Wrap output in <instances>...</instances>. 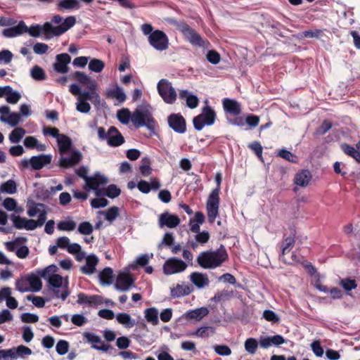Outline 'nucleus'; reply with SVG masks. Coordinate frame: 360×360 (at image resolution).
Returning a JSON list of instances; mask_svg holds the SVG:
<instances>
[{"mask_svg":"<svg viewBox=\"0 0 360 360\" xmlns=\"http://www.w3.org/2000/svg\"><path fill=\"white\" fill-rule=\"evenodd\" d=\"M80 7L78 0H59L56 4L57 10L63 11L65 10H77Z\"/></svg>","mask_w":360,"mask_h":360,"instance_id":"cd10ccee","label":"nucleus"},{"mask_svg":"<svg viewBox=\"0 0 360 360\" xmlns=\"http://www.w3.org/2000/svg\"><path fill=\"white\" fill-rule=\"evenodd\" d=\"M144 314L145 318L148 322L152 323L153 326L158 324V311L156 308H148L145 310Z\"/></svg>","mask_w":360,"mask_h":360,"instance_id":"7c9ffc66","label":"nucleus"},{"mask_svg":"<svg viewBox=\"0 0 360 360\" xmlns=\"http://www.w3.org/2000/svg\"><path fill=\"white\" fill-rule=\"evenodd\" d=\"M10 219L13 221V226L18 229H22L25 228L26 218L21 217L15 214H11L9 216Z\"/></svg>","mask_w":360,"mask_h":360,"instance_id":"49530a36","label":"nucleus"},{"mask_svg":"<svg viewBox=\"0 0 360 360\" xmlns=\"http://www.w3.org/2000/svg\"><path fill=\"white\" fill-rule=\"evenodd\" d=\"M172 25H174L177 30H179L191 44L200 47H205L209 44L207 40H205L202 37L186 22L184 21L173 20Z\"/></svg>","mask_w":360,"mask_h":360,"instance_id":"7ed1b4c3","label":"nucleus"},{"mask_svg":"<svg viewBox=\"0 0 360 360\" xmlns=\"http://www.w3.org/2000/svg\"><path fill=\"white\" fill-rule=\"evenodd\" d=\"M340 283L346 291H350L357 287L355 280L349 278L342 279Z\"/></svg>","mask_w":360,"mask_h":360,"instance_id":"13d9d810","label":"nucleus"},{"mask_svg":"<svg viewBox=\"0 0 360 360\" xmlns=\"http://www.w3.org/2000/svg\"><path fill=\"white\" fill-rule=\"evenodd\" d=\"M118 120L123 124H128L131 121L132 113L128 108H122L117 112Z\"/></svg>","mask_w":360,"mask_h":360,"instance_id":"473e14b6","label":"nucleus"},{"mask_svg":"<svg viewBox=\"0 0 360 360\" xmlns=\"http://www.w3.org/2000/svg\"><path fill=\"white\" fill-rule=\"evenodd\" d=\"M210 236L208 231H200L195 236V239L193 240H191L187 243V245L193 250H195L199 245H203L207 243L210 240Z\"/></svg>","mask_w":360,"mask_h":360,"instance_id":"412c9836","label":"nucleus"},{"mask_svg":"<svg viewBox=\"0 0 360 360\" xmlns=\"http://www.w3.org/2000/svg\"><path fill=\"white\" fill-rule=\"evenodd\" d=\"M214 333L215 329L214 328L210 326H204L199 328L194 334L198 337L206 338L208 337L210 333L214 334Z\"/></svg>","mask_w":360,"mask_h":360,"instance_id":"4d7b16f0","label":"nucleus"},{"mask_svg":"<svg viewBox=\"0 0 360 360\" xmlns=\"http://www.w3.org/2000/svg\"><path fill=\"white\" fill-rule=\"evenodd\" d=\"M332 126L333 124L330 121L325 120L323 121L321 124L317 128L316 132L319 135H323L332 128Z\"/></svg>","mask_w":360,"mask_h":360,"instance_id":"338daca9","label":"nucleus"},{"mask_svg":"<svg viewBox=\"0 0 360 360\" xmlns=\"http://www.w3.org/2000/svg\"><path fill=\"white\" fill-rule=\"evenodd\" d=\"M191 292V289L188 285L178 284L176 288L172 289L171 295L172 297H179L184 295H188Z\"/></svg>","mask_w":360,"mask_h":360,"instance_id":"f704fd0d","label":"nucleus"},{"mask_svg":"<svg viewBox=\"0 0 360 360\" xmlns=\"http://www.w3.org/2000/svg\"><path fill=\"white\" fill-rule=\"evenodd\" d=\"M263 318L267 321L278 323L280 321L279 317L272 310L266 309L263 312Z\"/></svg>","mask_w":360,"mask_h":360,"instance_id":"e2e57ef3","label":"nucleus"},{"mask_svg":"<svg viewBox=\"0 0 360 360\" xmlns=\"http://www.w3.org/2000/svg\"><path fill=\"white\" fill-rule=\"evenodd\" d=\"M104 67L105 63L99 59L94 58L89 63V70L95 72H101Z\"/></svg>","mask_w":360,"mask_h":360,"instance_id":"3c124183","label":"nucleus"},{"mask_svg":"<svg viewBox=\"0 0 360 360\" xmlns=\"http://www.w3.org/2000/svg\"><path fill=\"white\" fill-rule=\"evenodd\" d=\"M150 44L158 51H165L168 48L169 39L167 34L161 30L153 31L148 37Z\"/></svg>","mask_w":360,"mask_h":360,"instance_id":"6e6552de","label":"nucleus"},{"mask_svg":"<svg viewBox=\"0 0 360 360\" xmlns=\"http://www.w3.org/2000/svg\"><path fill=\"white\" fill-rule=\"evenodd\" d=\"M105 214V219L112 222L119 215V208L116 206H112L108 209L105 212H103Z\"/></svg>","mask_w":360,"mask_h":360,"instance_id":"603ef678","label":"nucleus"},{"mask_svg":"<svg viewBox=\"0 0 360 360\" xmlns=\"http://www.w3.org/2000/svg\"><path fill=\"white\" fill-rule=\"evenodd\" d=\"M216 119L217 114L211 106L206 105L202 108V112L193 117V127L196 130L200 131L205 125H212Z\"/></svg>","mask_w":360,"mask_h":360,"instance_id":"39448f33","label":"nucleus"},{"mask_svg":"<svg viewBox=\"0 0 360 360\" xmlns=\"http://www.w3.org/2000/svg\"><path fill=\"white\" fill-rule=\"evenodd\" d=\"M258 347V342L255 338H248L245 342V350L250 354H255Z\"/></svg>","mask_w":360,"mask_h":360,"instance_id":"5fc2aeb1","label":"nucleus"},{"mask_svg":"<svg viewBox=\"0 0 360 360\" xmlns=\"http://www.w3.org/2000/svg\"><path fill=\"white\" fill-rule=\"evenodd\" d=\"M191 282L199 288L209 284V278L206 274L200 272H193L191 274Z\"/></svg>","mask_w":360,"mask_h":360,"instance_id":"a878e982","label":"nucleus"},{"mask_svg":"<svg viewBox=\"0 0 360 360\" xmlns=\"http://www.w3.org/2000/svg\"><path fill=\"white\" fill-rule=\"evenodd\" d=\"M159 95L165 103L173 104L176 100V92L172 86V84L167 79H161L157 85Z\"/></svg>","mask_w":360,"mask_h":360,"instance_id":"423d86ee","label":"nucleus"},{"mask_svg":"<svg viewBox=\"0 0 360 360\" xmlns=\"http://www.w3.org/2000/svg\"><path fill=\"white\" fill-rule=\"evenodd\" d=\"M134 283V279L132 275L127 273H120L118 274L115 288L117 290L127 291Z\"/></svg>","mask_w":360,"mask_h":360,"instance_id":"f8f14e48","label":"nucleus"},{"mask_svg":"<svg viewBox=\"0 0 360 360\" xmlns=\"http://www.w3.org/2000/svg\"><path fill=\"white\" fill-rule=\"evenodd\" d=\"M82 154L79 151H73L70 158L61 157L59 160L58 165L60 167L67 169L77 165L82 160Z\"/></svg>","mask_w":360,"mask_h":360,"instance_id":"f3484780","label":"nucleus"},{"mask_svg":"<svg viewBox=\"0 0 360 360\" xmlns=\"http://www.w3.org/2000/svg\"><path fill=\"white\" fill-rule=\"evenodd\" d=\"M109 134L107 139L109 146L117 147L124 143V139L115 127H110L109 128Z\"/></svg>","mask_w":360,"mask_h":360,"instance_id":"6ab92c4d","label":"nucleus"},{"mask_svg":"<svg viewBox=\"0 0 360 360\" xmlns=\"http://www.w3.org/2000/svg\"><path fill=\"white\" fill-rule=\"evenodd\" d=\"M56 62L53 64V69L58 73L65 74L69 71L68 64L71 61L69 54L64 53L58 54L56 57Z\"/></svg>","mask_w":360,"mask_h":360,"instance_id":"ddd939ff","label":"nucleus"},{"mask_svg":"<svg viewBox=\"0 0 360 360\" xmlns=\"http://www.w3.org/2000/svg\"><path fill=\"white\" fill-rule=\"evenodd\" d=\"M76 227V223L72 220L60 221L57 224V228L60 231H71Z\"/></svg>","mask_w":360,"mask_h":360,"instance_id":"37998d69","label":"nucleus"},{"mask_svg":"<svg viewBox=\"0 0 360 360\" xmlns=\"http://www.w3.org/2000/svg\"><path fill=\"white\" fill-rule=\"evenodd\" d=\"M84 336L89 342L94 344L92 345V347L97 350L107 352L108 349L110 347V345H106L104 342H103L100 337L94 333H85L84 334Z\"/></svg>","mask_w":360,"mask_h":360,"instance_id":"aec40b11","label":"nucleus"},{"mask_svg":"<svg viewBox=\"0 0 360 360\" xmlns=\"http://www.w3.org/2000/svg\"><path fill=\"white\" fill-rule=\"evenodd\" d=\"M8 91H6L5 95L6 96V100L8 103L16 104L21 98V95L18 91H13L12 87L7 86Z\"/></svg>","mask_w":360,"mask_h":360,"instance_id":"c9c22d12","label":"nucleus"},{"mask_svg":"<svg viewBox=\"0 0 360 360\" xmlns=\"http://www.w3.org/2000/svg\"><path fill=\"white\" fill-rule=\"evenodd\" d=\"M209 310L207 307H202L195 310L190 311L186 313V318L189 319L201 320L207 316Z\"/></svg>","mask_w":360,"mask_h":360,"instance_id":"c85d7f7f","label":"nucleus"},{"mask_svg":"<svg viewBox=\"0 0 360 360\" xmlns=\"http://www.w3.org/2000/svg\"><path fill=\"white\" fill-rule=\"evenodd\" d=\"M108 200L104 198H96L91 200V205L94 208H100L107 206Z\"/></svg>","mask_w":360,"mask_h":360,"instance_id":"774afa93","label":"nucleus"},{"mask_svg":"<svg viewBox=\"0 0 360 360\" xmlns=\"http://www.w3.org/2000/svg\"><path fill=\"white\" fill-rule=\"evenodd\" d=\"M277 155L285 160H288V162H297V156L295 155H294L293 153H292L290 151L287 150L285 149L280 150L278 152Z\"/></svg>","mask_w":360,"mask_h":360,"instance_id":"864d4df0","label":"nucleus"},{"mask_svg":"<svg viewBox=\"0 0 360 360\" xmlns=\"http://www.w3.org/2000/svg\"><path fill=\"white\" fill-rule=\"evenodd\" d=\"M222 104L224 111L233 116H238L242 112L240 103L235 100L226 98L223 99Z\"/></svg>","mask_w":360,"mask_h":360,"instance_id":"a211bd4d","label":"nucleus"},{"mask_svg":"<svg viewBox=\"0 0 360 360\" xmlns=\"http://www.w3.org/2000/svg\"><path fill=\"white\" fill-rule=\"evenodd\" d=\"M296 229L294 226L289 228V235L284 234L281 244V253L284 256L288 253L294 247L296 238Z\"/></svg>","mask_w":360,"mask_h":360,"instance_id":"2eb2a0df","label":"nucleus"},{"mask_svg":"<svg viewBox=\"0 0 360 360\" xmlns=\"http://www.w3.org/2000/svg\"><path fill=\"white\" fill-rule=\"evenodd\" d=\"M49 285L51 286L58 288L62 285L63 277L59 274H53L48 281Z\"/></svg>","mask_w":360,"mask_h":360,"instance_id":"69168bd1","label":"nucleus"},{"mask_svg":"<svg viewBox=\"0 0 360 360\" xmlns=\"http://www.w3.org/2000/svg\"><path fill=\"white\" fill-rule=\"evenodd\" d=\"M0 120L2 122L7 123L11 127H15L18 124L20 120V115L17 112H11V115L7 116V119L0 117Z\"/></svg>","mask_w":360,"mask_h":360,"instance_id":"79ce46f5","label":"nucleus"},{"mask_svg":"<svg viewBox=\"0 0 360 360\" xmlns=\"http://www.w3.org/2000/svg\"><path fill=\"white\" fill-rule=\"evenodd\" d=\"M32 77L37 81L44 80L46 79V73L44 70L39 66L35 65L31 70Z\"/></svg>","mask_w":360,"mask_h":360,"instance_id":"de8ad7c7","label":"nucleus"},{"mask_svg":"<svg viewBox=\"0 0 360 360\" xmlns=\"http://www.w3.org/2000/svg\"><path fill=\"white\" fill-rule=\"evenodd\" d=\"M51 155H39L37 156H32L30 159V166L32 169L39 170L42 169L45 165L50 164L51 162Z\"/></svg>","mask_w":360,"mask_h":360,"instance_id":"dca6fc26","label":"nucleus"},{"mask_svg":"<svg viewBox=\"0 0 360 360\" xmlns=\"http://www.w3.org/2000/svg\"><path fill=\"white\" fill-rule=\"evenodd\" d=\"M3 206L8 211H15L17 212H19V210L16 209L17 202L15 200L12 198H6L3 202Z\"/></svg>","mask_w":360,"mask_h":360,"instance_id":"052dcab7","label":"nucleus"},{"mask_svg":"<svg viewBox=\"0 0 360 360\" xmlns=\"http://www.w3.org/2000/svg\"><path fill=\"white\" fill-rule=\"evenodd\" d=\"M98 259L95 255H89L86 258V264L81 267V271L86 275L92 274L96 271Z\"/></svg>","mask_w":360,"mask_h":360,"instance_id":"5701e85b","label":"nucleus"},{"mask_svg":"<svg viewBox=\"0 0 360 360\" xmlns=\"http://www.w3.org/2000/svg\"><path fill=\"white\" fill-rule=\"evenodd\" d=\"M12 349L15 356V359H17L18 357L24 358L25 356H30L32 353L31 349L22 345L17 347H12Z\"/></svg>","mask_w":360,"mask_h":360,"instance_id":"a19ab883","label":"nucleus"},{"mask_svg":"<svg viewBox=\"0 0 360 360\" xmlns=\"http://www.w3.org/2000/svg\"><path fill=\"white\" fill-rule=\"evenodd\" d=\"M21 321L23 323H37L39 321V316L37 314L31 313H23L20 316Z\"/></svg>","mask_w":360,"mask_h":360,"instance_id":"0e129e2a","label":"nucleus"},{"mask_svg":"<svg viewBox=\"0 0 360 360\" xmlns=\"http://www.w3.org/2000/svg\"><path fill=\"white\" fill-rule=\"evenodd\" d=\"M100 282L103 285L112 283L113 271L110 267H105L99 274Z\"/></svg>","mask_w":360,"mask_h":360,"instance_id":"c756f323","label":"nucleus"},{"mask_svg":"<svg viewBox=\"0 0 360 360\" xmlns=\"http://www.w3.org/2000/svg\"><path fill=\"white\" fill-rule=\"evenodd\" d=\"M56 270L57 266L54 264H51L44 269L38 271L37 273L41 278L49 281V278L51 277L53 274H55L54 273L56 271Z\"/></svg>","mask_w":360,"mask_h":360,"instance_id":"c03bdc74","label":"nucleus"},{"mask_svg":"<svg viewBox=\"0 0 360 360\" xmlns=\"http://www.w3.org/2000/svg\"><path fill=\"white\" fill-rule=\"evenodd\" d=\"M72 77L82 86L88 89L89 91H93L97 90L98 85L96 81L86 75L84 72L76 71L74 72Z\"/></svg>","mask_w":360,"mask_h":360,"instance_id":"4468645a","label":"nucleus"},{"mask_svg":"<svg viewBox=\"0 0 360 360\" xmlns=\"http://www.w3.org/2000/svg\"><path fill=\"white\" fill-rule=\"evenodd\" d=\"M229 258L228 252L224 245L214 251L202 252L197 257L198 264L204 269H214L220 266Z\"/></svg>","mask_w":360,"mask_h":360,"instance_id":"f257e3e1","label":"nucleus"},{"mask_svg":"<svg viewBox=\"0 0 360 360\" xmlns=\"http://www.w3.org/2000/svg\"><path fill=\"white\" fill-rule=\"evenodd\" d=\"M41 29H42V31L44 32V33L46 35H48V34H52L54 36H60V35L58 25L54 27L50 22H46V23H44L43 27H41Z\"/></svg>","mask_w":360,"mask_h":360,"instance_id":"8fccbe9b","label":"nucleus"},{"mask_svg":"<svg viewBox=\"0 0 360 360\" xmlns=\"http://www.w3.org/2000/svg\"><path fill=\"white\" fill-rule=\"evenodd\" d=\"M117 321L127 328H132L135 325V321L127 313H119L116 316Z\"/></svg>","mask_w":360,"mask_h":360,"instance_id":"72a5a7b5","label":"nucleus"},{"mask_svg":"<svg viewBox=\"0 0 360 360\" xmlns=\"http://www.w3.org/2000/svg\"><path fill=\"white\" fill-rule=\"evenodd\" d=\"M356 149L346 143H342L340 148L345 154L354 158L357 162L360 163V141L356 145Z\"/></svg>","mask_w":360,"mask_h":360,"instance_id":"4be33fe9","label":"nucleus"},{"mask_svg":"<svg viewBox=\"0 0 360 360\" xmlns=\"http://www.w3.org/2000/svg\"><path fill=\"white\" fill-rule=\"evenodd\" d=\"M25 130L22 127L14 129L9 134V140L11 143H18L25 134Z\"/></svg>","mask_w":360,"mask_h":360,"instance_id":"58836bf2","label":"nucleus"},{"mask_svg":"<svg viewBox=\"0 0 360 360\" xmlns=\"http://www.w3.org/2000/svg\"><path fill=\"white\" fill-rule=\"evenodd\" d=\"M108 96L116 98L120 103H123L127 98L124 92L120 86L110 89L108 93Z\"/></svg>","mask_w":360,"mask_h":360,"instance_id":"e433bc0d","label":"nucleus"},{"mask_svg":"<svg viewBox=\"0 0 360 360\" xmlns=\"http://www.w3.org/2000/svg\"><path fill=\"white\" fill-rule=\"evenodd\" d=\"M215 181L217 184V187L212 191L206 203L207 218L209 222L211 224L214 223L216 218L219 216V207L220 201L219 192L220 184L221 182V174L218 173L216 174Z\"/></svg>","mask_w":360,"mask_h":360,"instance_id":"f03ea898","label":"nucleus"},{"mask_svg":"<svg viewBox=\"0 0 360 360\" xmlns=\"http://www.w3.org/2000/svg\"><path fill=\"white\" fill-rule=\"evenodd\" d=\"M77 302L80 304H86L91 307H96L101 304V298L98 295H86L83 292L78 294Z\"/></svg>","mask_w":360,"mask_h":360,"instance_id":"b1692460","label":"nucleus"},{"mask_svg":"<svg viewBox=\"0 0 360 360\" xmlns=\"http://www.w3.org/2000/svg\"><path fill=\"white\" fill-rule=\"evenodd\" d=\"M28 284L30 286V290L33 292H38L42 288V283L40 278L35 274H32L27 276Z\"/></svg>","mask_w":360,"mask_h":360,"instance_id":"2f4dec72","label":"nucleus"},{"mask_svg":"<svg viewBox=\"0 0 360 360\" xmlns=\"http://www.w3.org/2000/svg\"><path fill=\"white\" fill-rule=\"evenodd\" d=\"M108 183V179L100 172L95 173L93 176H89L84 186V189L86 191H94L96 196L102 195V191L100 186H105Z\"/></svg>","mask_w":360,"mask_h":360,"instance_id":"0eeeda50","label":"nucleus"},{"mask_svg":"<svg viewBox=\"0 0 360 360\" xmlns=\"http://www.w3.org/2000/svg\"><path fill=\"white\" fill-rule=\"evenodd\" d=\"M120 193L121 190L115 184H110L102 191V195H105L112 199L118 197Z\"/></svg>","mask_w":360,"mask_h":360,"instance_id":"4c0bfd02","label":"nucleus"},{"mask_svg":"<svg viewBox=\"0 0 360 360\" xmlns=\"http://www.w3.org/2000/svg\"><path fill=\"white\" fill-rule=\"evenodd\" d=\"M76 23V18L74 16H68L67 17L63 23L58 25V28L60 30V35L70 29L72 27L75 25Z\"/></svg>","mask_w":360,"mask_h":360,"instance_id":"ea45409f","label":"nucleus"},{"mask_svg":"<svg viewBox=\"0 0 360 360\" xmlns=\"http://www.w3.org/2000/svg\"><path fill=\"white\" fill-rule=\"evenodd\" d=\"M94 228L89 221H83L78 226V232L82 235H89L92 233Z\"/></svg>","mask_w":360,"mask_h":360,"instance_id":"6e6d98bb","label":"nucleus"},{"mask_svg":"<svg viewBox=\"0 0 360 360\" xmlns=\"http://www.w3.org/2000/svg\"><path fill=\"white\" fill-rule=\"evenodd\" d=\"M206 58L210 63L214 65L218 64L221 59L219 53L214 50L209 51L206 55Z\"/></svg>","mask_w":360,"mask_h":360,"instance_id":"680f3d73","label":"nucleus"},{"mask_svg":"<svg viewBox=\"0 0 360 360\" xmlns=\"http://www.w3.org/2000/svg\"><path fill=\"white\" fill-rule=\"evenodd\" d=\"M169 127L176 133L184 134L186 131V121L181 113H172L167 117Z\"/></svg>","mask_w":360,"mask_h":360,"instance_id":"9d476101","label":"nucleus"},{"mask_svg":"<svg viewBox=\"0 0 360 360\" xmlns=\"http://www.w3.org/2000/svg\"><path fill=\"white\" fill-rule=\"evenodd\" d=\"M56 352L60 355L65 354L69 349V344L67 341L60 340L56 344Z\"/></svg>","mask_w":360,"mask_h":360,"instance_id":"bf43d9fd","label":"nucleus"},{"mask_svg":"<svg viewBox=\"0 0 360 360\" xmlns=\"http://www.w3.org/2000/svg\"><path fill=\"white\" fill-rule=\"evenodd\" d=\"M233 295L232 291L227 290H223L215 293L214 296L212 297L211 300L215 302H220L221 301L225 300Z\"/></svg>","mask_w":360,"mask_h":360,"instance_id":"09e8293b","label":"nucleus"},{"mask_svg":"<svg viewBox=\"0 0 360 360\" xmlns=\"http://www.w3.org/2000/svg\"><path fill=\"white\" fill-rule=\"evenodd\" d=\"M311 178V175L309 171L304 169L296 174L294 182L300 186L305 187L309 184Z\"/></svg>","mask_w":360,"mask_h":360,"instance_id":"bb28decb","label":"nucleus"},{"mask_svg":"<svg viewBox=\"0 0 360 360\" xmlns=\"http://www.w3.org/2000/svg\"><path fill=\"white\" fill-rule=\"evenodd\" d=\"M180 219L177 215L164 212L159 215L158 225L160 228L174 229L180 224Z\"/></svg>","mask_w":360,"mask_h":360,"instance_id":"9b49d317","label":"nucleus"},{"mask_svg":"<svg viewBox=\"0 0 360 360\" xmlns=\"http://www.w3.org/2000/svg\"><path fill=\"white\" fill-rule=\"evenodd\" d=\"M58 150L60 154H66L70 151L72 142L71 139L65 134H61L57 140Z\"/></svg>","mask_w":360,"mask_h":360,"instance_id":"393cba45","label":"nucleus"},{"mask_svg":"<svg viewBox=\"0 0 360 360\" xmlns=\"http://www.w3.org/2000/svg\"><path fill=\"white\" fill-rule=\"evenodd\" d=\"M131 122L136 129L146 127L150 130H154L156 127L155 120L146 108H136L132 112Z\"/></svg>","mask_w":360,"mask_h":360,"instance_id":"20e7f679","label":"nucleus"},{"mask_svg":"<svg viewBox=\"0 0 360 360\" xmlns=\"http://www.w3.org/2000/svg\"><path fill=\"white\" fill-rule=\"evenodd\" d=\"M187 264L181 259L171 257L163 265V272L166 275H172L184 271Z\"/></svg>","mask_w":360,"mask_h":360,"instance_id":"1a4fd4ad","label":"nucleus"},{"mask_svg":"<svg viewBox=\"0 0 360 360\" xmlns=\"http://www.w3.org/2000/svg\"><path fill=\"white\" fill-rule=\"evenodd\" d=\"M1 191L9 194H13L17 191L16 184L13 180H8L1 186Z\"/></svg>","mask_w":360,"mask_h":360,"instance_id":"a18cd8bd","label":"nucleus"}]
</instances>
